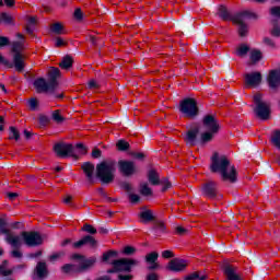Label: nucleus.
<instances>
[{
  "label": "nucleus",
  "instance_id": "3",
  "mask_svg": "<svg viewBox=\"0 0 280 280\" xmlns=\"http://www.w3.org/2000/svg\"><path fill=\"white\" fill-rule=\"evenodd\" d=\"M210 172L212 174H220L221 180L224 183H237V168L231 165V161L225 155L215 152L211 156Z\"/></svg>",
  "mask_w": 280,
  "mask_h": 280
},
{
  "label": "nucleus",
  "instance_id": "21",
  "mask_svg": "<svg viewBox=\"0 0 280 280\" xmlns=\"http://www.w3.org/2000/svg\"><path fill=\"white\" fill-rule=\"evenodd\" d=\"M218 16L221 19V21H232L234 23L235 21V15L229 12V9L224 4H220L218 7Z\"/></svg>",
  "mask_w": 280,
  "mask_h": 280
},
{
  "label": "nucleus",
  "instance_id": "36",
  "mask_svg": "<svg viewBox=\"0 0 280 280\" xmlns=\"http://www.w3.org/2000/svg\"><path fill=\"white\" fill-rule=\"evenodd\" d=\"M144 260L147 264H154L155 261H159V254L156 252H152L145 256Z\"/></svg>",
  "mask_w": 280,
  "mask_h": 280
},
{
  "label": "nucleus",
  "instance_id": "42",
  "mask_svg": "<svg viewBox=\"0 0 280 280\" xmlns=\"http://www.w3.org/2000/svg\"><path fill=\"white\" fill-rule=\"evenodd\" d=\"M270 16H273V19H280V5L271 7L269 9Z\"/></svg>",
  "mask_w": 280,
  "mask_h": 280
},
{
  "label": "nucleus",
  "instance_id": "20",
  "mask_svg": "<svg viewBox=\"0 0 280 280\" xmlns=\"http://www.w3.org/2000/svg\"><path fill=\"white\" fill-rule=\"evenodd\" d=\"M138 217L140 218L142 224H148V222H154V220H156L154 212L151 209H147L145 207L141 208Z\"/></svg>",
  "mask_w": 280,
  "mask_h": 280
},
{
  "label": "nucleus",
  "instance_id": "4",
  "mask_svg": "<svg viewBox=\"0 0 280 280\" xmlns=\"http://www.w3.org/2000/svg\"><path fill=\"white\" fill-rule=\"evenodd\" d=\"M60 68L51 67L48 71V82L45 78H38L34 81L33 86L36 89L37 93H49L54 95L57 100H62L65 94L56 95V89H58V78H60Z\"/></svg>",
  "mask_w": 280,
  "mask_h": 280
},
{
  "label": "nucleus",
  "instance_id": "14",
  "mask_svg": "<svg viewBox=\"0 0 280 280\" xmlns=\"http://www.w3.org/2000/svg\"><path fill=\"white\" fill-rule=\"evenodd\" d=\"M189 264L187 260L182 258H173L170 260L168 265L166 266V269L170 270V272H183Z\"/></svg>",
  "mask_w": 280,
  "mask_h": 280
},
{
  "label": "nucleus",
  "instance_id": "37",
  "mask_svg": "<svg viewBox=\"0 0 280 280\" xmlns=\"http://www.w3.org/2000/svg\"><path fill=\"white\" fill-rule=\"evenodd\" d=\"M65 30V26H62L60 23H54L51 26H50V32H52V34H57L58 36L60 34H62V31Z\"/></svg>",
  "mask_w": 280,
  "mask_h": 280
},
{
  "label": "nucleus",
  "instance_id": "27",
  "mask_svg": "<svg viewBox=\"0 0 280 280\" xmlns=\"http://www.w3.org/2000/svg\"><path fill=\"white\" fill-rule=\"evenodd\" d=\"M234 23L238 25V36L241 38H246L248 36V25L244 23L242 20L235 19Z\"/></svg>",
  "mask_w": 280,
  "mask_h": 280
},
{
  "label": "nucleus",
  "instance_id": "29",
  "mask_svg": "<svg viewBox=\"0 0 280 280\" xmlns=\"http://www.w3.org/2000/svg\"><path fill=\"white\" fill-rule=\"evenodd\" d=\"M59 67L65 71H69V69L73 67V57H71V55H66L59 63Z\"/></svg>",
  "mask_w": 280,
  "mask_h": 280
},
{
  "label": "nucleus",
  "instance_id": "60",
  "mask_svg": "<svg viewBox=\"0 0 280 280\" xmlns=\"http://www.w3.org/2000/svg\"><path fill=\"white\" fill-rule=\"evenodd\" d=\"M271 36L280 38V27L278 25L273 26V28L271 30Z\"/></svg>",
  "mask_w": 280,
  "mask_h": 280
},
{
  "label": "nucleus",
  "instance_id": "43",
  "mask_svg": "<svg viewBox=\"0 0 280 280\" xmlns=\"http://www.w3.org/2000/svg\"><path fill=\"white\" fill-rule=\"evenodd\" d=\"M0 65H3V67H7V69H14L12 61L5 59V57H3L1 52H0Z\"/></svg>",
  "mask_w": 280,
  "mask_h": 280
},
{
  "label": "nucleus",
  "instance_id": "12",
  "mask_svg": "<svg viewBox=\"0 0 280 280\" xmlns=\"http://www.w3.org/2000/svg\"><path fill=\"white\" fill-rule=\"evenodd\" d=\"M118 172L119 174H121V176H125V178H130V176H135V174H138L139 170L137 168V164H135V161L119 160Z\"/></svg>",
  "mask_w": 280,
  "mask_h": 280
},
{
  "label": "nucleus",
  "instance_id": "56",
  "mask_svg": "<svg viewBox=\"0 0 280 280\" xmlns=\"http://www.w3.org/2000/svg\"><path fill=\"white\" fill-rule=\"evenodd\" d=\"M175 233H176L177 235H187L188 230L185 229L184 226L178 225V226L175 229Z\"/></svg>",
  "mask_w": 280,
  "mask_h": 280
},
{
  "label": "nucleus",
  "instance_id": "25",
  "mask_svg": "<svg viewBox=\"0 0 280 280\" xmlns=\"http://www.w3.org/2000/svg\"><path fill=\"white\" fill-rule=\"evenodd\" d=\"M151 231H153L155 237H161L163 233H167V228L163 221H155Z\"/></svg>",
  "mask_w": 280,
  "mask_h": 280
},
{
  "label": "nucleus",
  "instance_id": "64",
  "mask_svg": "<svg viewBox=\"0 0 280 280\" xmlns=\"http://www.w3.org/2000/svg\"><path fill=\"white\" fill-rule=\"evenodd\" d=\"M147 280H159V275L152 272L147 276Z\"/></svg>",
  "mask_w": 280,
  "mask_h": 280
},
{
  "label": "nucleus",
  "instance_id": "11",
  "mask_svg": "<svg viewBox=\"0 0 280 280\" xmlns=\"http://www.w3.org/2000/svg\"><path fill=\"white\" fill-rule=\"evenodd\" d=\"M21 237L28 248H36V246L43 245V236L36 231H23L21 232Z\"/></svg>",
  "mask_w": 280,
  "mask_h": 280
},
{
  "label": "nucleus",
  "instance_id": "55",
  "mask_svg": "<svg viewBox=\"0 0 280 280\" xmlns=\"http://www.w3.org/2000/svg\"><path fill=\"white\" fill-rule=\"evenodd\" d=\"M11 257H13L14 259H21L23 257V253L19 250V248H14L11 252Z\"/></svg>",
  "mask_w": 280,
  "mask_h": 280
},
{
  "label": "nucleus",
  "instance_id": "50",
  "mask_svg": "<svg viewBox=\"0 0 280 280\" xmlns=\"http://www.w3.org/2000/svg\"><path fill=\"white\" fill-rule=\"evenodd\" d=\"M3 47H10V37L0 35V49H3Z\"/></svg>",
  "mask_w": 280,
  "mask_h": 280
},
{
  "label": "nucleus",
  "instance_id": "13",
  "mask_svg": "<svg viewBox=\"0 0 280 280\" xmlns=\"http://www.w3.org/2000/svg\"><path fill=\"white\" fill-rule=\"evenodd\" d=\"M201 196H203V198H209V200H215V198L220 196L218 183L213 180L203 183L201 186Z\"/></svg>",
  "mask_w": 280,
  "mask_h": 280
},
{
  "label": "nucleus",
  "instance_id": "46",
  "mask_svg": "<svg viewBox=\"0 0 280 280\" xmlns=\"http://www.w3.org/2000/svg\"><path fill=\"white\" fill-rule=\"evenodd\" d=\"M52 119L56 124H62V121H65V117L60 115V110L52 112Z\"/></svg>",
  "mask_w": 280,
  "mask_h": 280
},
{
  "label": "nucleus",
  "instance_id": "57",
  "mask_svg": "<svg viewBox=\"0 0 280 280\" xmlns=\"http://www.w3.org/2000/svg\"><path fill=\"white\" fill-rule=\"evenodd\" d=\"M131 156H133V159H137V161H143V159H145V154L141 152H133L131 153Z\"/></svg>",
  "mask_w": 280,
  "mask_h": 280
},
{
  "label": "nucleus",
  "instance_id": "47",
  "mask_svg": "<svg viewBox=\"0 0 280 280\" xmlns=\"http://www.w3.org/2000/svg\"><path fill=\"white\" fill-rule=\"evenodd\" d=\"M65 255H67V253H65L62 250L57 252L49 256V261H58V259H61V257H65Z\"/></svg>",
  "mask_w": 280,
  "mask_h": 280
},
{
  "label": "nucleus",
  "instance_id": "16",
  "mask_svg": "<svg viewBox=\"0 0 280 280\" xmlns=\"http://www.w3.org/2000/svg\"><path fill=\"white\" fill-rule=\"evenodd\" d=\"M223 275H225L226 280H242V277L237 273V267L225 262L222 266Z\"/></svg>",
  "mask_w": 280,
  "mask_h": 280
},
{
  "label": "nucleus",
  "instance_id": "35",
  "mask_svg": "<svg viewBox=\"0 0 280 280\" xmlns=\"http://www.w3.org/2000/svg\"><path fill=\"white\" fill-rule=\"evenodd\" d=\"M249 58H250L253 65H256V62H259V60H261V58H262L261 50H257V49L253 50L250 52Z\"/></svg>",
  "mask_w": 280,
  "mask_h": 280
},
{
  "label": "nucleus",
  "instance_id": "18",
  "mask_svg": "<svg viewBox=\"0 0 280 280\" xmlns=\"http://www.w3.org/2000/svg\"><path fill=\"white\" fill-rule=\"evenodd\" d=\"M120 189H124V191H127L128 198L131 202V205H137L141 202V197L137 194H132V185L128 182H120L119 184Z\"/></svg>",
  "mask_w": 280,
  "mask_h": 280
},
{
  "label": "nucleus",
  "instance_id": "5",
  "mask_svg": "<svg viewBox=\"0 0 280 280\" xmlns=\"http://www.w3.org/2000/svg\"><path fill=\"white\" fill-rule=\"evenodd\" d=\"M179 113L188 119H196L200 115V107H198V101L194 97H186L179 102Z\"/></svg>",
  "mask_w": 280,
  "mask_h": 280
},
{
  "label": "nucleus",
  "instance_id": "23",
  "mask_svg": "<svg viewBox=\"0 0 280 280\" xmlns=\"http://www.w3.org/2000/svg\"><path fill=\"white\" fill-rule=\"evenodd\" d=\"M236 21H257L259 19V15L253 11H242L240 13L235 14Z\"/></svg>",
  "mask_w": 280,
  "mask_h": 280
},
{
  "label": "nucleus",
  "instance_id": "40",
  "mask_svg": "<svg viewBox=\"0 0 280 280\" xmlns=\"http://www.w3.org/2000/svg\"><path fill=\"white\" fill-rule=\"evenodd\" d=\"M0 19L2 23H4V25H12V15H10L9 13L2 12L0 14Z\"/></svg>",
  "mask_w": 280,
  "mask_h": 280
},
{
  "label": "nucleus",
  "instance_id": "54",
  "mask_svg": "<svg viewBox=\"0 0 280 280\" xmlns=\"http://www.w3.org/2000/svg\"><path fill=\"white\" fill-rule=\"evenodd\" d=\"M75 150H80V154H86L88 149L82 142H79L74 147V153H75Z\"/></svg>",
  "mask_w": 280,
  "mask_h": 280
},
{
  "label": "nucleus",
  "instance_id": "15",
  "mask_svg": "<svg viewBox=\"0 0 280 280\" xmlns=\"http://www.w3.org/2000/svg\"><path fill=\"white\" fill-rule=\"evenodd\" d=\"M83 246H90V248H96L97 240H95V237H93L92 235H85L81 240L72 244V248H77V249H80Z\"/></svg>",
  "mask_w": 280,
  "mask_h": 280
},
{
  "label": "nucleus",
  "instance_id": "63",
  "mask_svg": "<svg viewBox=\"0 0 280 280\" xmlns=\"http://www.w3.org/2000/svg\"><path fill=\"white\" fill-rule=\"evenodd\" d=\"M9 229H14V230L21 229V222L15 221V222L9 223Z\"/></svg>",
  "mask_w": 280,
  "mask_h": 280
},
{
  "label": "nucleus",
  "instance_id": "7",
  "mask_svg": "<svg viewBox=\"0 0 280 280\" xmlns=\"http://www.w3.org/2000/svg\"><path fill=\"white\" fill-rule=\"evenodd\" d=\"M11 51L13 54V68L18 73H23L25 71V57L23 56V43L22 42H13Z\"/></svg>",
  "mask_w": 280,
  "mask_h": 280
},
{
  "label": "nucleus",
  "instance_id": "59",
  "mask_svg": "<svg viewBox=\"0 0 280 280\" xmlns=\"http://www.w3.org/2000/svg\"><path fill=\"white\" fill-rule=\"evenodd\" d=\"M66 45H67V42H65V39H62V37L56 38V43H55L56 47H66Z\"/></svg>",
  "mask_w": 280,
  "mask_h": 280
},
{
  "label": "nucleus",
  "instance_id": "17",
  "mask_svg": "<svg viewBox=\"0 0 280 280\" xmlns=\"http://www.w3.org/2000/svg\"><path fill=\"white\" fill-rule=\"evenodd\" d=\"M267 83L271 91H277L280 86V69L271 70L267 77Z\"/></svg>",
  "mask_w": 280,
  "mask_h": 280
},
{
  "label": "nucleus",
  "instance_id": "24",
  "mask_svg": "<svg viewBox=\"0 0 280 280\" xmlns=\"http://www.w3.org/2000/svg\"><path fill=\"white\" fill-rule=\"evenodd\" d=\"M147 178L150 185H153V187H156L161 185V176L159 175V172L154 168H150L147 173Z\"/></svg>",
  "mask_w": 280,
  "mask_h": 280
},
{
  "label": "nucleus",
  "instance_id": "6",
  "mask_svg": "<svg viewBox=\"0 0 280 280\" xmlns=\"http://www.w3.org/2000/svg\"><path fill=\"white\" fill-rule=\"evenodd\" d=\"M0 235H5V242L7 244H10L12 248H21V246H23L21 236L12 235V231L10 230V222H8V219L5 218H0Z\"/></svg>",
  "mask_w": 280,
  "mask_h": 280
},
{
  "label": "nucleus",
  "instance_id": "30",
  "mask_svg": "<svg viewBox=\"0 0 280 280\" xmlns=\"http://www.w3.org/2000/svg\"><path fill=\"white\" fill-rule=\"evenodd\" d=\"M9 139L10 141L12 140L19 141V139H21V132L16 127L14 126L9 127Z\"/></svg>",
  "mask_w": 280,
  "mask_h": 280
},
{
  "label": "nucleus",
  "instance_id": "32",
  "mask_svg": "<svg viewBox=\"0 0 280 280\" xmlns=\"http://www.w3.org/2000/svg\"><path fill=\"white\" fill-rule=\"evenodd\" d=\"M116 148L119 152H128V150H130V143L124 139H120L117 141Z\"/></svg>",
  "mask_w": 280,
  "mask_h": 280
},
{
  "label": "nucleus",
  "instance_id": "19",
  "mask_svg": "<svg viewBox=\"0 0 280 280\" xmlns=\"http://www.w3.org/2000/svg\"><path fill=\"white\" fill-rule=\"evenodd\" d=\"M261 72H252L245 74V84L247 86H259L261 84Z\"/></svg>",
  "mask_w": 280,
  "mask_h": 280
},
{
  "label": "nucleus",
  "instance_id": "22",
  "mask_svg": "<svg viewBox=\"0 0 280 280\" xmlns=\"http://www.w3.org/2000/svg\"><path fill=\"white\" fill-rule=\"evenodd\" d=\"M35 275L38 279H46L49 276V269H47V262L39 261L35 267Z\"/></svg>",
  "mask_w": 280,
  "mask_h": 280
},
{
  "label": "nucleus",
  "instance_id": "41",
  "mask_svg": "<svg viewBox=\"0 0 280 280\" xmlns=\"http://www.w3.org/2000/svg\"><path fill=\"white\" fill-rule=\"evenodd\" d=\"M89 40L93 47H102V39L95 35H90Z\"/></svg>",
  "mask_w": 280,
  "mask_h": 280
},
{
  "label": "nucleus",
  "instance_id": "2",
  "mask_svg": "<svg viewBox=\"0 0 280 280\" xmlns=\"http://www.w3.org/2000/svg\"><path fill=\"white\" fill-rule=\"evenodd\" d=\"M117 163L113 160H105L98 164L92 162H84L81 170L85 176L88 185H95V178L100 179L102 185H110L115 180V173Z\"/></svg>",
  "mask_w": 280,
  "mask_h": 280
},
{
  "label": "nucleus",
  "instance_id": "26",
  "mask_svg": "<svg viewBox=\"0 0 280 280\" xmlns=\"http://www.w3.org/2000/svg\"><path fill=\"white\" fill-rule=\"evenodd\" d=\"M139 194L140 196H142L143 198H152V196H154V191L152 190V188L148 185V183H141L139 185Z\"/></svg>",
  "mask_w": 280,
  "mask_h": 280
},
{
  "label": "nucleus",
  "instance_id": "45",
  "mask_svg": "<svg viewBox=\"0 0 280 280\" xmlns=\"http://www.w3.org/2000/svg\"><path fill=\"white\" fill-rule=\"evenodd\" d=\"M136 253H137V248L130 245L125 246L122 249V254L127 255L128 257H130L131 255H135Z\"/></svg>",
  "mask_w": 280,
  "mask_h": 280
},
{
  "label": "nucleus",
  "instance_id": "62",
  "mask_svg": "<svg viewBox=\"0 0 280 280\" xmlns=\"http://www.w3.org/2000/svg\"><path fill=\"white\" fill-rule=\"evenodd\" d=\"M102 156V150L93 149L92 151V159H100Z\"/></svg>",
  "mask_w": 280,
  "mask_h": 280
},
{
  "label": "nucleus",
  "instance_id": "44",
  "mask_svg": "<svg viewBox=\"0 0 280 280\" xmlns=\"http://www.w3.org/2000/svg\"><path fill=\"white\" fill-rule=\"evenodd\" d=\"M160 185H163V187H162L163 192L167 191V189H172V182H170V179H167L166 177L161 179Z\"/></svg>",
  "mask_w": 280,
  "mask_h": 280
},
{
  "label": "nucleus",
  "instance_id": "10",
  "mask_svg": "<svg viewBox=\"0 0 280 280\" xmlns=\"http://www.w3.org/2000/svg\"><path fill=\"white\" fill-rule=\"evenodd\" d=\"M72 259L79 260V265H77V272L82 273V272H89L95 264H97V257L92 256L90 258H86V256L82 254H73Z\"/></svg>",
  "mask_w": 280,
  "mask_h": 280
},
{
  "label": "nucleus",
  "instance_id": "53",
  "mask_svg": "<svg viewBox=\"0 0 280 280\" xmlns=\"http://www.w3.org/2000/svg\"><path fill=\"white\" fill-rule=\"evenodd\" d=\"M38 121H39V125L47 126V124H49L51 119L49 118V116L40 115L38 118Z\"/></svg>",
  "mask_w": 280,
  "mask_h": 280
},
{
  "label": "nucleus",
  "instance_id": "58",
  "mask_svg": "<svg viewBox=\"0 0 280 280\" xmlns=\"http://www.w3.org/2000/svg\"><path fill=\"white\" fill-rule=\"evenodd\" d=\"M262 43L267 45V47H275V40L270 37H264Z\"/></svg>",
  "mask_w": 280,
  "mask_h": 280
},
{
  "label": "nucleus",
  "instance_id": "61",
  "mask_svg": "<svg viewBox=\"0 0 280 280\" xmlns=\"http://www.w3.org/2000/svg\"><path fill=\"white\" fill-rule=\"evenodd\" d=\"M7 197L11 202H14L19 198V192H7Z\"/></svg>",
  "mask_w": 280,
  "mask_h": 280
},
{
  "label": "nucleus",
  "instance_id": "33",
  "mask_svg": "<svg viewBox=\"0 0 280 280\" xmlns=\"http://www.w3.org/2000/svg\"><path fill=\"white\" fill-rule=\"evenodd\" d=\"M271 143L277 148V150H280V129L273 131L271 136Z\"/></svg>",
  "mask_w": 280,
  "mask_h": 280
},
{
  "label": "nucleus",
  "instance_id": "49",
  "mask_svg": "<svg viewBox=\"0 0 280 280\" xmlns=\"http://www.w3.org/2000/svg\"><path fill=\"white\" fill-rule=\"evenodd\" d=\"M28 106H30V110H38V100L32 97V98L28 101Z\"/></svg>",
  "mask_w": 280,
  "mask_h": 280
},
{
  "label": "nucleus",
  "instance_id": "34",
  "mask_svg": "<svg viewBox=\"0 0 280 280\" xmlns=\"http://www.w3.org/2000/svg\"><path fill=\"white\" fill-rule=\"evenodd\" d=\"M61 271L65 275H69L70 272H78V265L66 264L61 267Z\"/></svg>",
  "mask_w": 280,
  "mask_h": 280
},
{
  "label": "nucleus",
  "instance_id": "28",
  "mask_svg": "<svg viewBox=\"0 0 280 280\" xmlns=\"http://www.w3.org/2000/svg\"><path fill=\"white\" fill-rule=\"evenodd\" d=\"M117 257H119V252L110 249L103 253L102 261L103 264H110V259H117Z\"/></svg>",
  "mask_w": 280,
  "mask_h": 280
},
{
  "label": "nucleus",
  "instance_id": "51",
  "mask_svg": "<svg viewBox=\"0 0 280 280\" xmlns=\"http://www.w3.org/2000/svg\"><path fill=\"white\" fill-rule=\"evenodd\" d=\"M73 16L75 21H82L84 19V13L82 12L81 8L74 10Z\"/></svg>",
  "mask_w": 280,
  "mask_h": 280
},
{
  "label": "nucleus",
  "instance_id": "38",
  "mask_svg": "<svg viewBox=\"0 0 280 280\" xmlns=\"http://www.w3.org/2000/svg\"><path fill=\"white\" fill-rule=\"evenodd\" d=\"M81 231H84L85 233H90V235H96L97 234V229H95L93 225L85 223Z\"/></svg>",
  "mask_w": 280,
  "mask_h": 280
},
{
  "label": "nucleus",
  "instance_id": "8",
  "mask_svg": "<svg viewBox=\"0 0 280 280\" xmlns=\"http://www.w3.org/2000/svg\"><path fill=\"white\" fill-rule=\"evenodd\" d=\"M254 113L258 119H261L262 121H267V119H270V104L264 102V98L261 94H255L254 97Z\"/></svg>",
  "mask_w": 280,
  "mask_h": 280
},
{
  "label": "nucleus",
  "instance_id": "39",
  "mask_svg": "<svg viewBox=\"0 0 280 280\" xmlns=\"http://www.w3.org/2000/svg\"><path fill=\"white\" fill-rule=\"evenodd\" d=\"M184 280H207V276H200L198 272H192L186 276Z\"/></svg>",
  "mask_w": 280,
  "mask_h": 280
},
{
  "label": "nucleus",
  "instance_id": "52",
  "mask_svg": "<svg viewBox=\"0 0 280 280\" xmlns=\"http://www.w3.org/2000/svg\"><path fill=\"white\" fill-rule=\"evenodd\" d=\"M162 257H163V259H174L176 257V255L174 254L173 250L166 249V250L162 252Z\"/></svg>",
  "mask_w": 280,
  "mask_h": 280
},
{
  "label": "nucleus",
  "instance_id": "48",
  "mask_svg": "<svg viewBox=\"0 0 280 280\" xmlns=\"http://www.w3.org/2000/svg\"><path fill=\"white\" fill-rule=\"evenodd\" d=\"M110 264L113 267H112V269L107 270V275H119V269L117 267L116 260L110 261Z\"/></svg>",
  "mask_w": 280,
  "mask_h": 280
},
{
  "label": "nucleus",
  "instance_id": "31",
  "mask_svg": "<svg viewBox=\"0 0 280 280\" xmlns=\"http://www.w3.org/2000/svg\"><path fill=\"white\" fill-rule=\"evenodd\" d=\"M249 51L250 47H248V45L241 44L236 49V56H238L240 58H244V56H247Z\"/></svg>",
  "mask_w": 280,
  "mask_h": 280
},
{
  "label": "nucleus",
  "instance_id": "9",
  "mask_svg": "<svg viewBox=\"0 0 280 280\" xmlns=\"http://www.w3.org/2000/svg\"><path fill=\"white\" fill-rule=\"evenodd\" d=\"M54 152L59 159H68V156H71L74 161L80 160V155L75 153V147L71 143L57 142L54 145Z\"/></svg>",
  "mask_w": 280,
  "mask_h": 280
},
{
  "label": "nucleus",
  "instance_id": "1",
  "mask_svg": "<svg viewBox=\"0 0 280 280\" xmlns=\"http://www.w3.org/2000/svg\"><path fill=\"white\" fill-rule=\"evenodd\" d=\"M201 124L203 128H206V131L200 133V127L198 126L189 129L185 136L186 145H207V143H211L215 135L220 132V122L218 118H215V115H205ZM198 135H200L199 138Z\"/></svg>",
  "mask_w": 280,
  "mask_h": 280
}]
</instances>
